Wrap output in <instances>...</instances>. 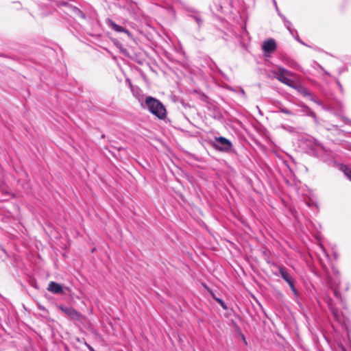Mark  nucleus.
I'll list each match as a JSON object with an SVG mask.
<instances>
[{"label":"nucleus","mask_w":351,"mask_h":351,"mask_svg":"<svg viewBox=\"0 0 351 351\" xmlns=\"http://www.w3.org/2000/svg\"><path fill=\"white\" fill-rule=\"evenodd\" d=\"M145 107L159 119H164L167 117V110L165 106L158 99L152 96L145 97Z\"/></svg>","instance_id":"nucleus-1"},{"label":"nucleus","mask_w":351,"mask_h":351,"mask_svg":"<svg viewBox=\"0 0 351 351\" xmlns=\"http://www.w3.org/2000/svg\"><path fill=\"white\" fill-rule=\"evenodd\" d=\"M275 77L279 80L280 82L289 86H293V81L289 79L288 77L293 76V73L287 69L278 67L276 71H274Z\"/></svg>","instance_id":"nucleus-2"},{"label":"nucleus","mask_w":351,"mask_h":351,"mask_svg":"<svg viewBox=\"0 0 351 351\" xmlns=\"http://www.w3.org/2000/svg\"><path fill=\"white\" fill-rule=\"evenodd\" d=\"M213 145L217 149L224 152H229L232 148V143L223 136L215 137Z\"/></svg>","instance_id":"nucleus-3"},{"label":"nucleus","mask_w":351,"mask_h":351,"mask_svg":"<svg viewBox=\"0 0 351 351\" xmlns=\"http://www.w3.org/2000/svg\"><path fill=\"white\" fill-rule=\"evenodd\" d=\"M58 308L62 313H64V314H66V315H68L69 317H70L72 319H79V318L80 317V315H81L80 313H79L77 311H75L72 307H67L66 306L60 304L58 306Z\"/></svg>","instance_id":"nucleus-4"},{"label":"nucleus","mask_w":351,"mask_h":351,"mask_svg":"<svg viewBox=\"0 0 351 351\" xmlns=\"http://www.w3.org/2000/svg\"><path fill=\"white\" fill-rule=\"evenodd\" d=\"M263 50L266 53H271L276 48V44L274 39L270 38L265 40L262 46Z\"/></svg>","instance_id":"nucleus-5"},{"label":"nucleus","mask_w":351,"mask_h":351,"mask_svg":"<svg viewBox=\"0 0 351 351\" xmlns=\"http://www.w3.org/2000/svg\"><path fill=\"white\" fill-rule=\"evenodd\" d=\"M47 290L55 294L63 293V288L61 285L53 281L48 285Z\"/></svg>","instance_id":"nucleus-6"},{"label":"nucleus","mask_w":351,"mask_h":351,"mask_svg":"<svg viewBox=\"0 0 351 351\" xmlns=\"http://www.w3.org/2000/svg\"><path fill=\"white\" fill-rule=\"evenodd\" d=\"M107 24L113 30H114L115 32H124L125 34H127L128 35H130V32L127 29H125L124 27H123L122 26H120L117 24H116L113 21H112L111 19H108L107 20Z\"/></svg>","instance_id":"nucleus-7"},{"label":"nucleus","mask_w":351,"mask_h":351,"mask_svg":"<svg viewBox=\"0 0 351 351\" xmlns=\"http://www.w3.org/2000/svg\"><path fill=\"white\" fill-rule=\"evenodd\" d=\"M189 16L193 19L197 24L198 27H200L203 24V19L201 14L195 10H192L189 12Z\"/></svg>","instance_id":"nucleus-8"},{"label":"nucleus","mask_w":351,"mask_h":351,"mask_svg":"<svg viewBox=\"0 0 351 351\" xmlns=\"http://www.w3.org/2000/svg\"><path fill=\"white\" fill-rule=\"evenodd\" d=\"M278 270L281 277L287 282H289L293 278L287 270L282 267H278Z\"/></svg>","instance_id":"nucleus-9"},{"label":"nucleus","mask_w":351,"mask_h":351,"mask_svg":"<svg viewBox=\"0 0 351 351\" xmlns=\"http://www.w3.org/2000/svg\"><path fill=\"white\" fill-rule=\"evenodd\" d=\"M322 148L323 149V152L325 153L326 156L323 158V160L329 165L332 164L333 162L332 160V152L324 147V146H322Z\"/></svg>","instance_id":"nucleus-10"},{"label":"nucleus","mask_w":351,"mask_h":351,"mask_svg":"<svg viewBox=\"0 0 351 351\" xmlns=\"http://www.w3.org/2000/svg\"><path fill=\"white\" fill-rule=\"evenodd\" d=\"M340 170L343 172L345 176L351 180V168L345 165H340Z\"/></svg>","instance_id":"nucleus-11"},{"label":"nucleus","mask_w":351,"mask_h":351,"mask_svg":"<svg viewBox=\"0 0 351 351\" xmlns=\"http://www.w3.org/2000/svg\"><path fill=\"white\" fill-rule=\"evenodd\" d=\"M329 283L331 288L334 290V293L337 298L339 297V293L337 291V287L339 286V282L333 281L332 279H329Z\"/></svg>","instance_id":"nucleus-12"},{"label":"nucleus","mask_w":351,"mask_h":351,"mask_svg":"<svg viewBox=\"0 0 351 351\" xmlns=\"http://www.w3.org/2000/svg\"><path fill=\"white\" fill-rule=\"evenodd\" d=\"M298 91L304 96L309 97L311 95L310 91L305 87L300 86L298 88Z\"/></svg>","instance_id":"nucleus-13"},{"label":"nucleus","mask_w":351,"mask_h":351,"mask_svg":"<svg viewBox=\"0 0 351 351\" xmlns=\"http://www.w3.org/2000/svg\"><path fill=\"white\" fill-rule=\"evenodd\" d=\"M287 283H288L290 289H291L293 293L294 294V295L295 297H298L299 293H298V291H297V289L295 287L293 280L292 279L291 280H290Z\"/></svg>","instance_id":"nucleus-14"},{"label":"nucleus","mask_w":351,"mask_h":351,"mask_svg":"<svg viewBox=\"0 0 351 351\" xmlns=\"http://www.w3.org/2000/svg\"><path fill=\"white\" fill-rule=\"evenodd\" d=\"M73 12L78 17H80L82 19L86 18V14L77 8H74Z\"/></svg>","instance_id":"nucleus-15"},{"label":"nucleus","mask_w":351,"mask_h":351,"mask_svg":"<svg viewBox=\"0 0 351 351\" xmlns=\"http://www.w3.org/2000/svg\"><path fill=\"white\" fill-rule=\"evenodd\" d=\"M284 23L286 27L288 29V30L292 35H293V32H296L295 29H291V23L289 21H288L287 19H285Z\"/></svg>","instance_id":"nucleus-16"},{"label":"nucleus","mask_w":351,"mask_h":351,"mask_svg":"<svg viewBox=\"0 0 351 351\" xmlns=\"http://www.w3.org/2000/svg\"><path fill=\"white\" fill-rule=\"evenodd\" d=\"M278 109L281 112H282L284 114H286L288 115H293L294 114V113L292 111L289 110V109H287L282 106H278Z\"/></svg>","instance_id":"nucleus-17"},{"label":"nucleus","mask_w":351,"mask_h":351,"mask_svg":"<svg viewBox=\"0 0 351 351\" xmlns=\"http://www.w3.org/2000/svg\"><path fill=\"white\" fill-rule=\"evenodd\" d=\"M286 64L290 66L291 68H293V69H298L299 65L298 64V63L293 60H287Z\"/></svg>","instance_id":"nucleus-18"},{"label":"nucleus","mask_w":351,"mask_h":351,"mask_svg":"<svg viewBox=\"0 0 351 351\" xmlns=\"http://www.w3.org/2000/svg\"><path fill=\"white\" fill-rule=\"evenodd\" d=\"M214 298L224 310L228 309V306L221 299L215 297H214Z\"/></svg>","instance_id":"nucleus-19"},{"label":"nucleus","mask_w":351,"mask_h":351,"mask_svg":"<svg viewBox=\"0 0 351 351\" xmlns=\"http://www.w3.org/2000/svg\"><path fill=\"white\" fill-rule=\"evenodd\" d=\"M330 310H331V312L334 316V317L337 319V320H339L340 319V316H339V312L337 309L334 308H330Z\"/></svg>","instance_id":"nucleus-20"},{"label":"nucleus","mask_w":351,"mask_h":351,"mask_svg":"<svg viewBox=\"0 0 351 351\" xmlns=\"http://www.w3.org/2000/svg\"><path fill=\"white\" fill-rule=\"evenodd\" d=\"M243 38L245 40V37L247 38V40H250V36H249V34L247 32V31L246 30V27H244L243 28V30H242V36Z\"/></svg>","instance_id":"nucleus-21"},{"label":"nucleus","mask_w":351,"mask_h":351,"mask_svg":"<svg viewBox=\"0 0 351 351\" xmlns=\"http://www.w3.org/2000/svg\"><path fill=\"white\" fill-rule=\"evenodd\" d=\"M308 98H309L312 101H313V102H315V103L317 104L318 105H321V104H321V101H320L318 99H317L315 96H314V95H312V94L311 95V96H310Z\"/></svg>","instance_id":"nucleus-22"},{"label":"nucleus","mask_w":351,"mask_h":351,"mask_svg":"<svg viewBox=\"0 0 351 351\" xmlns=\"http://www.w3.org/2000/svg\"><path fill=\"white\" fill-rule=\"evenodd\" d=\"M341 119L345 122L346 124L351 125V120L350 119H349L348 118L345 117H342Z\"/></svg>","instance_id":"nucleus-23"},{"label":"nucleus","mask_w":351,"mask_h":351,"mask_svg":"<svg viewBox=\"0 0 351 351\" xmlns=\"http://www.w3.org/2000/svg\"><path fill=\"white\" fill-rule=\"evenodd\" d=\"M308 115L312 117L315 120H316L317 117L314 112L309 110Z\"/></svg>","instance_id":"nucleus-24"},{"label":"nucleus","mask_w":351,"mask_h":351,"mask_svg":"<svg viewBox=\"0 0 351 351\" xmlns=\"http://www.w3.org/2000/svg\"><path fill=\"white\" fill-rule=\"evenodd\" d=\"M337 84L341 92H343V86L341 84L339 80L337 81Z\"/></svg>","instance_id":"nucleus-25"},{"label":"nucleus","mask_w":351,"mask_h":351,"mask_svg":"<svg viewBox=\"0 0 351 351\" xmlns=\"http://www.w3.org/2000/svg\"><path fill=\"white\" fill-rule=\"evenodd\" d=\"M278 14L281 17V19L283 20V21H285V19H287L286 17L284 15L281 14L280 13L278 12Z\"/></svg>","instance_id":"nucleus-26"},{"label":"nucleus","mask_w":351,"mask_h":351,"mask_svg":"<svg viewBox=\"0 0 351 351\" xmlns=\"http://www.w3.org/2000/svg\"><path fill=\"white\" fill-rule=\"evenodd\" d=\"M335 275H336L337 277H339V272L337 270H335Z\"/></svg>","instance_id":"nucleus-27"},{"label":"nucleus","mask_w":351,"mask_h":351,"mask_svg":"<svg viewBox=\"0 0 351 351\" xmlns=\"http://www.w3.org/2000/svg\"><path fill=\"white\" fill-rule=\"evenodd\" d=\"M274 4H275V5H276V8L277 11L278 12V7H277L276 2V1H275V0H274Z\"/></svg>","instance_id":"nucleus-28"},{"label":"nucleus","mask_w":351,"mask_h":351,"mask_svg":"<svg viewBox=\"0 0 351 351\" xmlns=\"http://www.w3.org/2000/svg\"><path fill=\"white\" fill-rule=\"evenodd\" d=\"M295 38H296V40H297L298 41H299L300 43H302V42L300 40V39H299V38H298V37H296Z\"/></svg>","instance_id":"nucleus-29"},{"label":"nucleus","mask_w":351,"mask_h":351,"mask_svg":"<svg viewBox=\"0 0 351 351\" xmlns=\"http://www.w3.org/2000/svg\"><path fill=\"white\" fill-rule=\"evenodd\" d=\"M241 93H242L243 95H245V92H244V90H243V89L241 90Z\"/></svg>","instance_id":"nucleus-30"},{"label":"nucleus","mask_w":351,"mask_h":351,"mask_svg":"<svg viewBox=\"0 0 351 351\" xmlns=\"http://www.w3.org/2000/svg\"><path fill=\"white\" fill-rule=\"evenodd\" d=\"M321 248H322V250L324 252H325V250H324V247H323V246H321Z\"/></svg>","instance_id":"nucleus-31"},{"label":"nucleus","mask_w":351,"mask_h":351,"mask_svg":"<svg viewBox=\"0 0 351 351\" xmlns=\"http://www.w3.org/2000/svg\"><path fill=\"white\" fill-rule=\"evenodd\" d=\"M318 146H320V147H322V145H321L320 144H318ZM321 149L323 150L322 148H321Z\"/></svg>","instance_id":"nucleus-32"}]
</instances>
